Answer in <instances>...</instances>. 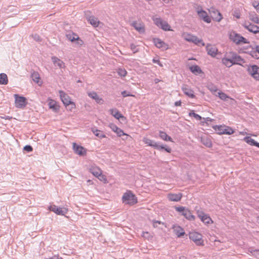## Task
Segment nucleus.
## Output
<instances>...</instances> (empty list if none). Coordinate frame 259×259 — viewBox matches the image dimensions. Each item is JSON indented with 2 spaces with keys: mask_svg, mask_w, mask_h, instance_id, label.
Returning <instances> with one entry per match:
<instances>
[{
  "mask_svg": "<svg viewBox=\"0 0 259 259\" xmlns=\"http://www.w3.org/2000/svg\"><path fill=\"white\" fill-rule=\"evenodd\" d=\"M144 142L148 145L153 147L158 150H164L168 153L171 152V148L166 145H160L158 143L147 138L144 139Z\"/></svg>",
  "mask_w": 259,
  "mask_h": 259,
  "instance_id": "1",
  "label": "nucleus"
},
{
  "mask_svg": "<svg viewBox=\"0 0 259 259\" xmlns=\"http://www.w3.org/2000/svg\"><path fill=\"white\" fill-rule=\"evenodd\" d=\"M230 39L237 45L249 43L245 38L239 34L236 33L235 31H232L230 33Z\"/></svg>",
  "mask_w": 259,
  "mask_h": 259,
  "instance_id": "2",
  "label": "nucleus"
},
{
  "mask_svg": "<svg viewBox=\"0 0 259 259\" xmlns=\"http://www.w3.org/2000/svg\"><path fill=\"white\" fill-rule=\"evenodd\" d=\"M122 201L123 203L129 205H134L137 202L135 195L130 191L123 194Z\"/></svg>",
  "mask_w": 259,
  "mask_h": 259,
  "instance_id": "3",
  "label": "nucleus"
},
{
  "mask_svg": "<svg viewBox=\"0 0 259 259\" xmlns=\"http://www.w3.org/2000/svg\"><path fill=\"white\" fill-rule=\"evenodd\" d=\"M189 238L192 240L198 246H203L204 242L202 239V235L196 232L189 233Z\"/></svg>",
  "mask_w": 259,
  "mask_h": 259,
  "instance_id": "4",
  "label": "nucleus"
},
{
  "mask_svg": "<svg viewBox=\"0 0 259 259\" xmlns=\"http://www.w3.org/2000/svg\"><path fill=\"white\" fill-rule=\"evenodd\" d=\"M175 209L177 211L181 212L182 214L184 215L187 220L190 221L194 220V215L192 214L191 212L189 209L186 208L185 207H176Z\"/></svg>",
  "mask_w": 259,
  "mask_h": 259,
  "instance_id": "5",
  "label": "nucleus"
},
{
  "mask_svg": "<svg viewBox=\"0 0 259 259\" xmlns=\"http://www.w3.org/2000/svg\"><path fill=\"white\" fill-rule=\"evenodd\" d=\"M59 94L60 98L64 105H71L72 108H75V104L73 102H71L70 98L67 94L62 91H60Z\"/></svg>",
  "mask_w": 259,
  "mask_h": 259,
  "instance_id": "6",
  "label": "nucleus"
},
{
  "mask_svg": "<svg viewBox=\"0 0 259 259\" xmlns=\"http://www.w3.org/2000/svg\"><path fill=\"white\" fill-rule=\"evenodd\" d=\"M247 70L252 77L259 80V67L257 65H253L248 66Z\"/></svg>",
  "mask_w": 259,
  "mask_h": 259,
  "instance_id": "7",
  "label": "nucleus"
},
{
  "mask_svg": "<svg viewBox=\"0 0 259 259\" xmlns=\"http://www.w3.org/2000/svg\"><path fill=\"white\" fill-rule=\"evenodd\" d=\"M15 99V105L17 108H21L24 107L26 105V99L24 97H21L17 94L14 95Z\"/></svg>",
  "mask_w": 259,
  "mask_h": 259,
  "instance_id": "8",
  "label": "nucleus"
},
{
  "mask_svg": "<svg viewBox=\"0 0 259 259\" xmlns=\"http://www.w3.org/2000/svg\"><path fill=\"white\" fill-rule=\"evenodd\" d=\"M209 12L212 19L217 22H220L223 19L220 12L214 8H211L209 9Z\"/></svg>",
  "mask_w": 259,
  "mask_h": 259,
  "instance_id": "9",
  "label": "nucleus"
},
{
  "mask_svg": "<svg viewBox=\"0 0 259 259\" xmlns=\"http://www.w3.org/2000/svg\"><path fill=\"white\" fill-rule=\"evenodd\" d=\"M50 210L54 212L57 214L64 215L68 211V209L64 207H58L56 205H53L50 206Z\"/></svg>",
  "mask_w": 259,
  "mask_h": 259,
  "instance_id": "10",
  "label": "nucleus"
},
{
  "mask_svg": "<svg viewBox=\"0 0 259 259\" xmlns=\"http://www.w3.org/2000/svg\"><path fill=\"white\" fill-rule=\"evenodd\" d=\"M217 131L218 132V133L220 135L222 134H227V135H231L234 133L233 130L226 126H218L217 127Z\"/></svg>",
  "mask_w": 259,
  "mask_h": 259,
  "instance_id": "11",
  "label": "nucleus"
},
{
  "mask_svg": "<svg viewBox=\"0 0 259 259\" xmlns=\"http://www.w3.org/2000/svg\"><path fill=\"white\" fill-rule=\"evenodd\" d=\"M132 26L138 31L140 33L143 34L145 32V25L143 23L134 21L132 23Z\"/></svg>",
  "mask_w": 259,
  "mask_h": 259,
  "instance_id": "12",
  "label": "nucleus"
},
{
  "mask_svg": "<svg viewBox=\"0 0 259 259\" xmlns=\"http://www.w3.org/2000/svg\"><path fill=\"white\" fill-rule=\"evenodd\" d=\"M73 149L74 152L79 156H83L86 154V150L82 146L77 145L76 143H73Z\"/></svg>",
  "mask_w": 259,
  "mask_h": 259,
  "instance_id": "13",
  "label": "nucleus"
},
{
  "mask_svg": "<svg viewBox=\"0 0 259 259\" xmlns=\"http://www.w3.org/2000/svg\"><path fill=\"white\" fill-rule=\"evenodd\" d=\"M197 14L200 18L202 19L204 22L209 23L211 22V19L207 15L206 11L200 10L197 11Z\"/></svg>",
  "mask_w": 259,
  "mask_h": 259,
  "instance_id": "14",
  "label": "nucleus"
},
{
  "mask_svg": "<svg viewBox=\"0 0 259 259\" xmlns=\"http://www.w3.org/2000/svg\"><path fill=\"white\" fill-rule=\"evenodd\" d=\"M207 54L212 57H215L217 54L218 49L215 46L208 44L206 47Z\"/></svg>",
  "mask_w": 259,
  "mask_h": 259,
  "instance_id": "15",
  "label": "nucleus"
},
{
  "mask_svg": "<svg viewBox=\"0 0 259 259\" xmlns=\"http://www.w3.org/2000/svg\"><path fill=\"white\" fill-rule=\"evenodd\" d=\"M153 42L156 47L163 50H166L168 48V45L159 38H154Z\"/></svg>",
  "mask_w": 259,
  "mask_h": 259,
  "instance_id": "16",
  "label": "nucleus"
},
{
  "mask_svg": "<svg viewBox=\"0 0 259 259\" xmlns=\"http://www.w3.org/2000/svg\"><path fill=\"white\" fill-rule=\"evenodd\" d=\"M31 77L32 78L33 81L38 84V85H41L42 84V81L40 77V75L38 72L32 71L31 74Z\"/></svg>",
  "mask_w": 259,
  "mask_h": 259,
  "instance_id": "17",
  "label": "nucleus"
},
{
  "mask_svg": "<svg viewBox=\"0 0 259 259\" xmlns=\"http://www.w3.org/2000/svg\"><path fill=\"white\" fill-rule=\"evenodd\" d=\"M172 229L177 236L179 238L182 237L185 234V231L181 227L177 225H173Z\"/></svg>",
  "mask_w": 259,
  "mask_h": 259,
  "instance_id": "18",
  "label": "nucleus"
},
{
  "mask_svg": "<svg viewBox=\"0 0 259 259\" xmlns=\"http://www.w3.org/2000/svg\"><path fill=\"white\" fill-rule=\"evenodd\" d=\"M244 27L247 29L249 31L253 32V33H257L259 32V27L252 24H244Z\"/></svg>",
  "mask_w": 259,
  "mask_h": 259,
  "instance_id": "19",
  "label": "nucleus"
},
{
  "mask_svg": "<svg viewBox=\"0 0 259 259\" xmlns=\"http://www.w3.org/2000/svg\"><path fill=\"white\" fill-rule=\"evenodd\" d=\"M182 91L184 93L191 98H194L195 95H194V92L192 90L188 85L184 84L182 88Z\"/></svg>",
  "mask_w": 259,
  "mask_h": 259,
  "instance_id": "20",
  "label": "nucleus"
},
{
  "mask_svg": "<svg viewBox=\"0 0 259 259\" xmlns=\"http://www.w3.org/2000/svg\"><path fill=\"white\" fill-rule=\"evenodd\" d=\"M182 197V194L180 193L178 194L169 193L167 194V198L169 201L178 202L181 200Z\"/></svg>",
  "mask_w": 259,
  "mask_h": 259,
  "instance_id": "21",
  "label": "nucleus"
},
{
  "mask_svg": "<svg viewBox=\"0 0 259 259\" xmlns=\"http://www.w3.org/2000/svg\"><path fill=\"white\" fill-rule=\"evenodd\" d=\"M90 171L96 177L101 174L102 170L98 166L92 165L89 168Z\"/></svg>",
  "mask_w": 259,
  "mask_h": 259,
  "instance_id": "22",
  "label": "nucleus"
},
{
  "mask_svg": "<svg viewBox=\"0 0 259 259\" xmlns=\"http://www.w3.org/2000/svg\"><path fill=\"white\" fill-rule=\"evenodd\" d=\"M109 127L115 133L117 134L118 136L121 137L122 135H125V134L123 133V131L121 130L120 128L118 127L115 124H110L109 125Z\"/></svg>",
  "mask_w": 259,
  "mask_h": 259,
  "instance_id": "23",
  "label": "nucleus"
},
{
  "mask_svg": "<svg viewBox=\"0 0 259 259\" xmlns=\"http://www.w3.org/2000/svg\"><path fill=\"white\" fill-rule=\"evenodd\" d=\"M52 60L54 64L56 66H58L60 68H63L65 67V63L60 59L58 58L57 57H52Z\"/></svg>",
  "mask_w": 259,
  "mask_h": 259,
  "instance_id": "24",
  "label": "nucleus"
},
{
  "mask_svg": "<svg viewBox=\"0 0 259 259\" xmlns=\"http://www.w3.org/2000/svg\"><path fill=\"white\" fill-rule=\"evenodd\" d=\"M49 107L53 111L57 112L59 111L60 106L57 104V102L53 100H50L48 104Z\"/></svg>",
  "mask_w": 259,
  "mask_h": 259,
  "instance_id": "25",
  "label": "nucleus"
},
{
  "mask_svg": "<svg viewBox=\"0 0 259 259\" xmlns=\"http://www.w3.org/2000/svg\"><path fill=\"white\" fill-rule=\"evenodd\" d=\"M111 114L116 119H119L121 118H124V116L119 112L117 109H112L110 110Z\"/></svg>",
  "mask_w": 259,
  "mask_h": 259,
  "instance_id": "26",
  "label": "nucleus"
},
{
  "mask_svg": "<svg viewBox=\"0 0 259 259\" xmlns=\"http://www.w3.org/2000/svg\"><path fill=\"white\" fill-rule=\"evenodd\" d=\"M88 20L90 22V24L94 27L98 26L100 23V21L98 19L93 16H90Z\"/></svg>",
  "mask_w": 259,
  "mask_h": 259,
  "instance_id": "27",
  "label": "nucleus"
},
{
  "mask_svg": "<svg viewBox=\"0 0 259 259\" xmlns=\"http://www.w3.org/2000/svg\"><path fill=\"white\" fill-rule=\"evenodd\" d=\"M8 83V76L5 73L0 74V84L6 85Z\"/></svg>",
  "mask_w": 259,
  "mask_h": 259,
  "instance_id": "28",
  "label": "nucleus"
},
{
  "mask_svg": "<svg viewBox=\"0 0 259 259\" xmlns=\"http://www.w3.org/2000/svg\"><path fill=\"white\" fill-rule=\"evenodd\" d=\"M191 71L195 74H198L202 72L201 68L198 65H193L190 67Z\"/></svg>",
  "mask_w": 259,
  "mask_h": 259,
  "instance_id": "29",
  "label": "nucleus"
},
{
  "mask_svg": "<svg viewBox=\"0 0 259 259\" xmlns=\"http://www.w3.org/2000/svg\"><path fill=\"white\" fill-rule=\"evenodd\" d=\"M222 63L227 67H230L233 64V62L231 61L229 57L224 58L222 60Z\"/></svg>",
  "mask_w": 259,
  "mask_h": 259,
  "instance_id": "30",
  "label": "nucleus"
},
{
  "mask_svg": "<svg viewBox=\"0 0 259 259\" xmlns=\"http://www.w3.org/2000/svg\"><path fill=\"white\" fill-rule=\"evenodd\" d=\"M159 137H160V138H161L162 139H163V140L165 141H172V139L170 137L168 136L166 134V133L164 132H162V131H160L159 132Z\"/></svg>",
  "mask_w": 259,
  "mask_h": 259,
  "instance_id": "31",
  "label": "nucleus"
},
{
  "mask_svg": "<svg viewBox=\"0 0 259 259\" xmlns=\"http://www.w3.org/2000/svg\"><path fill=\"white\" fill-rule=\"evenodd\" d=\"M201 141L202 143L207 147L210 148L212 146V143L209 139L207 138H202Z\"/></svg>",
  "mask_w": 259,
  "mask_h": 259,
  "instance_id": "32",
  "label": "nucleus"
},
{
  "mask_svg": "<svg viewBox=\"0 0 259 259\" xmlns=\"http://www.w3.org/2000/svg\"><path fill=\"white\" fill-rule=\"evenodd\" d=\"M66 37L72 42L75 41L78 38V35L74 33H68L66 35Z\"/></svg>",
  "mask_w": 259,
  "mask_h": 259,
  "instance_id": "33",
  "label": "nucleus"
},
{
  "mask_svg": "<svg viewBox=\"0 0 259 259\" xmlns=\"http://www.w3.org/2000/svg\"><path fill=\"white\" fill-rule=\"evenodd\" d=\"M158 27L161 28L162 29H163L165 31L171 30L170 26L165 21H163V22L161 23V24L160 25V26H159Z\"/></svg>",
  "mask_w": 259,
  "mask_h": 259,
  "instance_id": "34",
  "label": "nucleus"
},
{
  "mask_svg": "<svg viewBox=\"0 0 259 259\" xmlns=\"http://www.w3.org/2000/svg\"><path fill=\"white\" fill-rule=\"evenodd\" d=\"M93 133L96 136L100 138H103L105 137V135L104 134L103 132L101 131L92 128V130Z\"/></svg>",
  "mask_w": 259,
  "mask_h": 259,
  "instance_id": "35",
  "label": "nucleus"
},
{
  "mask_svg": "<svg viewBox=\"0 0 259 259\" xmlns=\"http://www.w3.org/2000/svg\"><path fill=\"white\" fill-rule=\"evenodd\" d=\"M249 19L250 20H251L255 23H259V19L257 17V15L255 13H252L249 14Z\"/></svg>",
  "mask_w": 259,
  "mask_h": 259,
  "instance_id": "36",
  "label": "nucleus"
},
{
  "mask_svg": "<svg viewBox=\"0 0 259 259\" xmlns=\"http://www.w3.org/2000/svg\"><path fill=\"white\" fill-rule=\"evenodd\" d=\"M152 20L154 22V23L157 26H160L161 23L163 22L164 20H163L161 18H157L155 16H153L152 18Z\"/></svg>",
  "mask_w": 259,
  "mask_h": 259,
  "instance_id": "37",
  "label": "nucleus"
},
{
  "mask_svg": "<svg viewBox=\"0 0 259 259\" xmlns=\"http://www.w3.org/2000/svg\"><path fill=\"white\" fill-rule=\"evenodd\" d=\"M183 36H184V39L186 41H187L188 42H192L194 37H195V35H192L189 33H185V34H184Z\"/></svg>",
  "mask_w": 259,
  "mask_h": 259,
  "instance_id": "38",
  "label": "nucleus"
},
{
  "mask_svg": "<svg viewBox=\"0 0 259 259\" xmlns=\"http://www.w3.org/2000/svg\"><path fill=\"white\" fill-rule=\"evenodd\" d=\"M236 60L233 62V64H238L241 65L242 63H244V59L241 58V57L238 55V56L235 58Z\"/></svg>",
  "mask_w": 259,
  "mask_h": 259,
  "instance_id": "39",
  "label": "nucleus"
},
{
  "mask_svg": "<svg viewBox=\"0 0 259 259\" xmlns=\"http://www.w3.org/2000/svg\"><path fill=\"white\" fill-rule=\"evenodd\" d=\"M192 42H193L194 44L197 45H198L199 44H201L202 46H205V44L204 42H203L202 40L201 39L199 38L196 36H195Z\"/></svg>",
  "mask_w": 259,
  "mask_h": 259,
  "instance_id": "40",
  "label": "nucleus"
},
{
  "mask_svg": "<svg viewBox=\"0 0 259 259\" xmlns=\"http://www.w3.org/2000/svg\"><path fill=\"white\" fill-rule=\"evenodd\" d=\"M227 56H228V57H229L230 58L231 61H232V62H233L236 60L235 58L238 56V55L237 53H236L235 52H231L229 53V54H228L227 55Z\"/></svg>",
  "mask_w": 259,
  "mask_h": 259,
  "instance_id": "41",
  "label": "nucleus"
},
{
  "mask_svg": "<svg viewBox=\"0 0 259 259\" xmlns=\"http://www.w3.org/2000/svg\"><path fill=\"white\" fill-rule=\"evenodd\" d=\"M244 141H245L247 143L250 144L252 146H254L256 141H255L253 139H251L249 137H246L244 138Z\"/></svg>",
  "mask_w": 259,
  "mask_h": 259,
  "instance_id": "42",
  "label": "nucleus"
},
{
  "mask_svg": "<svg viewBox=\"0 0 259 259\" xmlns=\"http://www.w3.org/2000/svg\"><path fill=\"white\" fill-rule=\"evenodd\" d=\"M202 222L205 224H209L210 222L211 221V218L207 214H205L203 216V218L201 219Z\"/></svg>",
  "mask_w": 259,
  "mask_h": 259,
  "instance_id": "43",
  "label": "nucleus"
},
{
  "mask_svg": "<svg viewBox=\"0 0 259 259\" xmlns=\"http://www.w3.org/2000/svg\"><path fill=\"white\" fill-rule=\"evenodd\" d=\"M218 96L221 99L224 101H226L227 100V99L230 98L227 95V94L223 92H219Z\"/></svg>",
  "mask_w": 259,
  "mask_h": 259,
  "instance_id": "44",
  "label": "nucleus"
},
{
  "mask_svg": "<svg viewBox=\"0 0 259 259\" xmlns=\"http://www.w3.org/2000/svg\"><path fill=\"white\" fill-rule=\"evenodd\" d=\"M117 73L121 77H124L126 76L127 72L124 69L119 68Z\"/></svg>",
  "mask_w": 259,
  "mask_h": 259,
  "instance_id": "45",
  "label": "nucleus"
},
{
  "mask_svg": "<svg viewBox=\"0 0 259 259\" xmlns=\"http://www.w3.org/2000/svg\"><path fill=\"white\" fill-rule=\"evenodd\" d=\"M189 115L190 116H193L195 118H196L198 120H200L202 118L199 115L195 113L193 111H191L189 113Z\"/></svg>",
  "mask_w": 259,
  "mask_h": 259,
  "instance_id": "46",
  "label": "nucleus"
},
{
  "mask_svg": "<svg viewBox=\"0 0 259 259\" xmlns=\"http://www.w3.org/2000/svg\"><path fill=\"white\" fill-rule=\"evenodd\" d=\"M208 89L211 92H216L218 91L217 87L213 84H210L208 85Z\"/></svg>",
  "mask_w": 259,
  "mask_h": 259,
  "instance_id": "47",
  "label": "nucleus"
},
{
  "mask_svg": "<svg viewBox=\"0 0 259 259\" xmlns=\"http://www.w3.org/2000/svg\"><path fill=\"white\" fill-rule=\"evenodd\" d=\"M142 236L146 239H148V240H149L152 238V236L148 232H143Z\"/></svg>",
  "mask_w": 259,
  "mask_h": 259,
  "instance_id": "48",
  "label": "nucleus"
},
{
  "mask_svg": "<svg viewBox=\"0 0 259 259\" xmlns=\"http://www.w3.org/2000/svg\"><path fill=\"white\" fill-rule=\"evenodd\" d=\"M88 95L90 98L94 100H95V99L97 98L98 96V94L95 92H89L88 93Z\"/></svg>",
  "mask_w": 259,
  "mask_h": 259,
  "instance_id": "49",
  "label": "nucleus"
},
{
  "mask_svg": "<svg viewBox=\"0 0 259 259\" xmlns=\"http://www.w3.org/2000/svg\"><path fill=\"white\" fill-rule=\"evenodd\" d=\"M76 42V44L78 46H81L83 44V41L81 40L79 36H78V38L76 39L75 41Z\"/></svg>",
  "mask_w": 259,
  "mask_h": 259,
  "instance_id": "50",
  "label": "nucleus"
},
{
  "mask_svg": "<svg viewBox=\"0 0 259 259\" xmlns=\"http://www.w3.org/2000/svg\"><path fill=\"white\" fill-rule=\"evenodd\" d=\"M31 36H32V37L34 39V40H35V41H41L40 37L38 34H32Z\"/></svg>",
  "mask_w": 259,
  "mask_h": 259,
  "instance_id": "51",
  "label": "nucleus"
},
{
  "mask_svg": "<svg viewBox=\"0 0 259 259\" xmlns=\"http://www.w3.org/2000/svg\"><path fill=\"white\" fill-rule=\"evenodd\" d=\"M130 48L134 53H135L138 51V49H137V46L133 44H131Z\"/></svg>",
  "mask_w": 259,
  "mask_h": 259,
  "instance_id": "52",
  "label": "nucleus"
},
{
  "mask_svg": "<svg viewBox=\"0 0 259 259\" xmlns=\"http://www.w3.org/2000/svg\"><path fill=\"white\" fill-rule=\"evenodd\" d=\"M257 53H258V52L256 51V49H255V50H253L251 52V55L253 58L258 59V58H259V56H258V55H257Z\"/></svg>",
  "mask_w": 259,
  "mask_h": 259,
  "instance_id": "53",
  "label": "nucleus"
},
{
  "mask_svg": "<svg viewBox=\"0 0 259 259\" xmlns=\"http://www.w3.org/2000/svg\"><path fill=\"white\" fill-rule=\"evenodd\" d=\"M23 149L27 152H31L33 150V148L30 145H26L24 146Z\"/></svg>",
  "mask_w": 259,
  "mask_h": 259,
  "instance_id": "54",
  "label": "nucleus"
},
{
  "mask_svg": "<svg viewBox=\"0 0 259 259\" xmlns=\"http://www.w3.org/2000/svg\"><path fill=\"white\" fill-rule=\"evenodd\" d=\"M197 214L198 215V217L201 219L202 218H203V216L205 214L201 210H197Z\"/></svg>",
  "mask_w": 259,
  "mask_h": 259,
  "instance_id": "55",
  "label": "nucleus"
},
{
  "mask_svg": "<svg viewBox=\"0 0 259 259\" xmlns=\"http://www.w3.org/2000/svg\"><path fill=\"white\" fill-rule=\"evenodd\" d=\"M97 178H98L100 181H107L106 177L104 175H103L102 172H101V174L100 176H98V177H97Z\"/></svg>",
  "mask_w": 259,
  "mask_h": 259,
  "instance_id": "56",
  "label": "nucleus"
},
{
  "mask_svg": "<svg viewBox=\"0 0 259 259\" xmlns=\"http://www.w3.org/2000/svg\"><path fill=\"white\" fill-rule=\"evenodd\" d=\"M96 102L99 104H102L103 103V100L100 98L99 96H98L97 98L95 99Z\"/></svg>",
  "mask_w": 259,
  "mask_h": 259,
  "instance_id": "57",
  "label": "nucleus"
},
{
  "mask_svg": "<svg viewBox=\"0 0 259 259\" xmlns=\"http://www.w3.org/2000/svg\"><path fill=\"white\" fill-rule=\"evenodd\" d=\"M96 102L99 104H102L103 103V100L100 98L99 96H98L97 98L95 99Z\"/></svg>",
  "mask_w": 259,
  "mask_h": 259,
  "instance_id": "58",
  "label": "nucleus"
},
{
  "mask_svg": "<svg viewBox=\"0 0 259 259\" xmlns=\"http://www.w3.org/2000/svg\"><path fill=\"white\" fill-rule=\"evenodd\" d=\"M233 16L236 17L237 19H239L240 18V14L237 10H236L234 12Z\"/></svg>",
  "mask_w": 259,
  "mask_h": 259,
  "instance_id": "59",
  "label": "nucleus"
},
{
  "mask_svg": "<svg viewBox=\"0 0 259 259\" xmlns=\"http://www.w3.org/2000/svg\"><path fill=\"white\" fill-rule=\"evenodd\" d=\"M252 253L254 256L259 258V250H255Z\"/></svg>",
  "mask_w": 259,
  "mask_h": 259,
  "instance_id": "60",
  "label": "nucleus"
},
{
  "mask_svg": "<svg viewBox=\"0 0 259 259\" xmlns=\"http://www.w3.org/2000/svg\"><path fill=\"white\" fill-rule=\"evenodd\" d=\"M121 95L123 97H126L128 96H132V95L128 94L126 91H124L121 92Z\"/></svg>",
  "mask_w": 259,
  "mask_h": 259,
  "instance_id": "61",
  "label": "nucleus"
},
{
  "mask_svg": "<svg viewBox=\"0 0 259 259\" xmlns=\"http://www.w3.org/2000/svg\"><path fill=\"white\" fill-rule=\"evenodd\" d=\"M161 223V222L160 221H153V226L154 227H157V224H160Z\"/></svg>",
  "mask_w": 259,
  "mask_h": 259,
  "instance_id": "62",
  "label": "nucleus"
},
{
  "mask_svg": "<svg viewBox=\"0 0 259 259\" xmlns=\"http://www.w3.org/2000/svg\"><path fill=\"white\" fill-rule=\"evenodd\" d=\"M153 62L154 63H157L159 65H160V66H162V65L161 64L160 62L158 60H156L155 59H153Z\"/></svg>",
  "mask_w": 259,
  "mask_h": 259,
  "instance_id": "63",
  "label": "nucleus"
},
{
  "mask_svg": "<svg viewBox=\"0 0 259 259\" xmlns=\"http://www.w3.org/2000/svg\"><path fill=\"white\" fill-rule=\"evenodd\" d=\"M175 105L176 106H180L181 105V101H177L175 103Z\"/></svg>",
  "mask_w": 259,
  "mask_h": 259,
  "instance_id": "64",
  "label": "nucleus"
}]
</instances>
